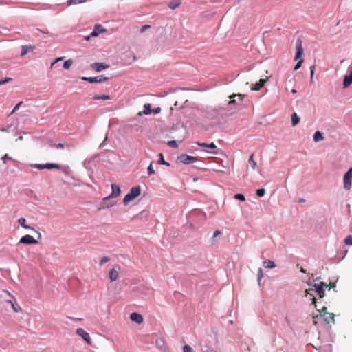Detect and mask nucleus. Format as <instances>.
I'll use <instances>...</instances> for the list:
<instances>
[{"label": "nucleus", "mask_w": 352, "mask_h": 352, "mask_svg": "<svg viewBox=\"0 0 352 352\" xmlns=\"http://www.w3.org/2000/svg\"><path fill=\"white\" fill-rule=\"evenodd\" d=\"M258 282H260L261 279L263 276V270L261 268H259L258 270Z\"/></svg>", "instance_id": "nucleus-48"}, {"label": "nucleus", "mask_w": 352, "mask_h": 352, "mask_svg": "<svg viewBox=\"0 0 352 352\" xmlns=\"http://www.w3.org/2000/svg\"><path fill=\"white\" fill-rule=\"evenodd\" d=\"M300 271L302 273H306V270L303 269L302 267H300Z\"/></svg>", "instance_id": "nucleus-57"}, {"label": "nucleus", "mask_w": 352, "mask_h": 352, "mask_svg": "<svg viewBox=\"0 0 352 352\" xmlns=\"http://www.w3.org/2000/svg\"><path fill=\"white\" fill-rule=\"evenodd\" d=\"M130 319L132 321L135 322L137 324H141L144 320L142 316L140 314L135 312L131 314Z\"/></svg>", "instance_id": "nucleus-14"}, {"label": "nucleus", "mask_w": 352, "mask_h": 352, "mask_svg": "<svg viewBox=\"0 0 352 352\" xmlns=\"http://www.w3.org/2000/svg\"><path fill=\"white\" fill-rule=\"evenodd\" d=\"M168 145L171 147V148H176L178 147V144L176 142V141L175 140H171V141H168Z\"/></svg>", "instance_id": "nucleus-36"}, {"label": "nucleus", "mask_w": 352, "mask_h": 352, "mask_svg": "<svg viewBox=\"0 0 352 352\" xmlns=\"http://www.w3.org/2000/svg\"><path fill=\"white\" fill-rule=\"evenodd\" d=\"M110 260V258L109 257H107V256H104L102 258V259L100 260V264L101 265H104V263H107Z\"/></svg>", "instance_id": "nucleus-44"}, {"label": "nucleus", "mask_w": 352, "mask_h": 352, "mask_svg": "<svg viewBox=\"0 0 352 352\" xmlns=\"http://www.w3.org/2000/svg\"><path fill=\"white\" fill-rule=\"evenodd\" d=\"M314 291L313 289H309L305 290V296H307L308 294H309L311 296V301L312 304L314 305V306L316 307V298L314 296V294L312 292Z\"/></svg>", "instance_id": "nucleus-24"}, {"label": "nucleus", "mask_w": 352, "mask_h": 352, "mask_svg": "<svg viewBox=\"0 0 352 352\" xmlns=\"http://www.w3.org/2000/svg\"><path fill=\"white\" fill-rule=\"evenodd\" d=\"M292 92L293 94H295V93H296V90L294 89H292Z\"/></svg>", "instance_id": "nucleus-58"}, {"label": "nucleus", "mask_w": 352, "mask_h": 352, "mask_svg": "<svg viewBox=\"0 0 352 352\" xmlns=\"http://www.w3.org/2000/svg\"><path fill=\"white\" fill-rule=\"evenodd\" d=\"M319 311L320 316L323 318V314H327V308L324 306L322 307L321 309L318 310Z\"/></svg>", "instance_id": "nucleus-37"}, {"label": "nucleus", "mask_w": 352, "mask_h": 352, "mask_svg": "<svg viewBox=\"0 0 352 352\" xmlns=\"http://www.w3.org/2000/svg\"><path fill=\"white\" fill-rule=\"evenodd\" d=\"M160 111V107H158V108H157L156 109L154 110L155 113H159Z\"/></svg>", "instance_id": "nucleus-56"}, {"label": "nucleus", "mask_w": 352, "mask_h": 352, "mask_svg": "<svg viewBox=\"0 0 352 352\" xmlns=\"http://www.w3.org/2000/svg\"><path fill=\"white\" fill-rule=\"evenodd\" d=\"M254 154L252 153L250 156V158H249V160H248V163L250 164V166H251L252 169V170H254L256 166V161L254 160Z\"/></svg>", "instance_id": "nucleus-25"}, {"label": "nucleus", "mask_w": 352, "mask_h": 352, "mask_svg": "<svg viewBox=\"0 0 352 352\" xmlns=\"http://www.w3.org/2000/svg\"><path fill=\"white\" fill-rule=\"evenodd\" d=\"M197 144L199 145V146L205 147V148H211V149H216L217 148V146L213 142H212L210 144L197 142Z\"/></svg>", "instance_id": "nucleus-22"}, {"label": "nucleus", "mask_w": 352, "mask_h": 352, "mask_svg": "<svg viewBox=\"0 0 352 352\" xmlns=\"http://www.w3.org/2000/svg\"><path fill=\"white\" fill-rule=\"evenodd\" d=\"M51 146H54L56 148H63L64 144L62 143H59L57 144H53L52 143H50Z\"/></svg>", "instance_id": "nucleus-45"}, {"label": "nucleus", "mask_w": 352, "mask_h": 352, "mask_svg": "<svg viewBox=\"0 0 352 352\" xmlns=\"http://www.w3.org/2000/svg\"><path fill=\"white\" fill-rule=\"evenodd\" d=\"M109 276L111 281H116L118 278L119 272L117 270L113 268L109 271Z\"/></svg>", "instance_id": "nucleus-17"}, {"label": "nucleus", "mask_w": 352, "mask_h": 352, "mask_svg": "<svg viewBox=\"0 0 352 352\" xmlns=\"http://www.w3.org/2000/svg\"><path fill=\"white\" fill-rule=\"evenodd\" d=\"M72 64H73V60L72 59H68L64 62L63 67L65 69H69L71 67V66L72 65Z\"/></svg>", "instance_id": "nucleus-29"}, {"label": "nucleus", "mask_w": 352, "mask_h": 352, "mask_svg": "<svg viewBox=\"0 0 352 352\" xmlns=\"http://www.w3.org/2000/svg\"><path fill=\"white\" fill-rule=\"evenodd\" d=\"M85 1H86L85 0H69L67 1V3H68L69 6H71L72 4L76 5V4H79V3H85Z\"/></svg>", "instance_id": "nucleus-31"}, {"label": "nucleus", "mask_w": 352, "mask_h": 352, "mask_svg": "<svg viewBox=\"0 0 352 352\" xmlns=\"http://www.w3.org/2000/svg\"><path fill=\"white\" fill-rule=\"evenodd\" d=\"M307 285H311V283L309 282H307Z\"/></svg>", "instance_id": "nucleus-60"}, {"label": "nucleus", "mask_w": 352, "mask_h": 352, "mask_svg": "<svg viewBox=\"0 0 352 352\" xmlns=\"http://www.w3.org/2000/svg\"><path fill=\"white\" fill-rule=\"evenodd\" d=\"M352 84V66L349 67V74L344 77L343 87L346 88Z\"/></svg>", "instance_id": "nucleus-12"}, {"label": "nucleus", "mask_w": 352, "mask_h": 352, "mask_svg": "<svg viewBox=\"0 0 352 352\" xmlns=\"http://www.w3.org/2000/svg\"><path fill=\"white\" fill-rule=\"evenodd\" d=\"M180 3L178 2V3H175L174 1L173 2H170V4H169V7L171 8V9H175L177 7H178L179 6Z\"/></svg>", "instance_id": "nucleus-43"}, {"label": "nucleus", "mask_w": 352, "mask_h": 352, "mask_svg": "<svg viewBox=\"0 0 352 352\" xmlns=\"http://www.w3.org/2000/svg\"><path fill=\"white\" fill-rule=\"evenodd\" d=\"M234 199L240 200L241 201H245V196L243 194H241V193L236 194L234 195Z\"/></svg>", "instance_id": "nucleus-35"}, {"label": "nucleus", "mask_w": 352, "mask_h": 352, "mask_svg": "<svg viewBox=\"0 0 352 352\" xmlns=\"http://www.w3.org/2000/svg\"><path fill=\"white\" fill-rule=\"evenodd\" d=\"M141 193L140 186H135L131 188L130 192L124 197L123 199L124 205L126 206L130 201L137 198Z\"/></svg>", "instance_id": "nucleus-2"}, {"label": "nucleus", "mask_w": 352, "mask_h": 352, "mask_svg": "<svg viewBox=\"0 0 352 352\" xmlns=\"http://www.w3.org/2000/svg\"><path fill=\"white\" fill-rule=\"evenodd\" d=\"M207 152H208V153H212V154H214V155L217 154V151H207Z\"/></svg>", "instance_id": "nucleus-55"}, {"label": "nucleus", "mask_w": 352, "mask_h": 352, "mask_svg": "<svg viewBox=\"0 0 352 352\" xmlns=\"http://www.w3.org/2000/svg\"><path fill=\"white\" fill-rule=\"evenodd\" d=\"M183 352H192V349L189 345H184L183 347Z\"/></svg>", "instance_id": "nucleus-42"}, {"label": "nucleus", "mask_w": 352, "mask_h": 352, "mask_svg": "<svg viewBox=\"0 0 352 352\" xmlns=\"http://www.w3.org/2000/svg\"><path fill=\"white\" fill-rule=\"evenodd\" d=\"M76 333L80 336L89 345L92 344V341L89 333L86 332L82 328H78Z\"/></svg>", "instance_id": "nucleus-9"}, {"label": "nucleus", "mask_w": 352, "mask_h": 352, "mask_svg": "<svg viewBox=\"0 0 352 352\" xmlns=\"http://www.w3.org/2000/svg\"><path fill=\"white\" fill-rule=\"evenodd\" d=\"M8 159H10V157L8 156V154H6L5 156H3L2 157V160L3 161L4 163H6V160H8Z\"/></svg>", "instance_id": "nucleus-52"}, {"label": "nucleus", "mask_w": 352, "mask_h": 352, "mask_svg": "<svg viewBox=\"0 0 352 352\" xmlns=\"http://www.w3.org/2000/svg\"><path fill=\"white\" fill-rule=\"evenodd\" d=\"M256 193L258 197H263L265 194V188H259L256 190Z\"/></svg>", "instance_id": "nucleus-34"}, {"label": "nucleus", "mask_w": 352, "mask_h": 352, "mask_svg": "<svg viewBox=\"0 0 352 352\" xmlns=\"http://www.w3.org/2000/svg\"><path fill=\"white\" fill-rule=\"evenodd\" d=\"M314 72H315V65H312V66L310 67V74H311L310 82H313V78H314Z\"/></svg>", "instance_id": "nucleus-39"}, {"label": "nucleus", "mask_w": 352, "mask_h": 352, "mask_svg": "<svg viewBox=\"0 0 352 352\" xmlns=\"http://www.w3.org/2000/svg\"><path fill=\"white\" fill-rule=\"evenodd\" d=\"M18 222L25 229L34 230L33 228L30 227V226L26 225V223H25L26 219L23 217L19 219Z\"/></svg>", "instance_id": "nucleus-23"}, {"label": "nucleus", "mask_w": 352, "mask_h": 352, "mask_svg": "<svg viewBox=\"0 0 352 352\" xmlns=\"http://www.w3.org/2000/svg\"><path fill=\"white\" fill-rule=\"evenodd\" d=\"M12 80V78H6L5 79L3 80H0V85H4L7 82H9L10 81Z\"/></svg>", "instance_id": "nucleus-46"}, {"label": "nucleus", "mask_w": 352, "mask_h": 352, "mask_svg": "<svg viewBox=\"0 0 352 352\" xmlns=\"http://www.w3.org/2000/svg\"><path fill=\"white\" fill-rule=\"evenodd\" d=\"M151 113V104L147 103L144 105V111H140L138 115V116H142L144 115H149Z\"/></svg>", "instance_id": "nucleus-19"}, {"label": "nucleus", "mask_w": 352, "mask_h": 352, "mask_svg": "<svg viewBox=\"0 0 352 352\" xmlns=\"http://www.w3.org/2000/svg\"><path fill=\"white\" fill-rule=\"evenodd\" d=\"M111 193L110 195L104 197L103 199V201H106L107 200H109L111 198H116L118 197L120 195V188L119 185L116 184H111Z\"/></svg>", "instance_id": "nucleus-5"}, {"label": "nucleus", "mask_w": 352, "mask_h": 352, "mask_svg": "<svg viewBox=\"0 0 352 352\" xmlns=\"http://www.w3.org/2000/svg\"><path fill=\"white\" fill-rule=\"evenodd\" d=\"M23 104V102L21 101L19 102L14 107V109H12L10 115H12L13 113H14L19 109V107H21V105Z\"/></svg>", "instance_id": "nucleus-41"}, {"label": "nucleus", "mask_w": 352, "mask_h": 352, "mask_svg": "<svg viewBox=\"0 0 352 352\" xmlns=\"http://www.w3.org/2000/svg\"><path fill=\"white\" fill-rule=\"evenodd\" d=\"M109 79L108 77H105L102 75L98 76L96 77H82V80L85 81H88L90 83H96V82H102L107 80Z\"/></svg>", "instance_id": "nucleus-6"}, {"label": "nucleus", "mask_w": 352, "mask_h": 352, "mask_svg": "<svg viewBox=\"0 0 352 352\" xmlns=\"http://www.w3.org/2000/svg\"><path fill=\"white\" fill-rule=\"evenodd\" d=\"M21 243L23 244H36L38 243V241L34 239L31 235L26 234L22 236L19 241Z\"/></svg>", "instance_id": "nucleus-11"}, {"label": "nucleus", "mask_w": 352, "mask_h": 352, "mask_svg": "<svg viewBox=\"0 0 352 352\" xmlns=\"http://www.w3.org/2000/svg\"><path fill=\"white\" fill-rule=\"evenodd\" d=\"M177 160L182 164H190L198 161V159L196 157L190 156L186 154H182L179 155Z\"/></svg>", "instance_id": "nucleus-3"}, {"label": "nucleus", "mask_w": 352, "mask_h": 352, "mask_svg": "<svg viewBox=\"0 0 352 352\" xmlns=\"http://www.w3.org/2000/svg\"><path fill=\"white\" fill-rule=\"evenodd\" d=\"M63 57H58L56 59H55V60L52 63V67L54 65V64H55L57 62H59L60 60H63Z\"/></svg>", "instance_id": "nucleus-50"}, {"label": "nucleus", "mask_w": 352, "mask_h": 352, "mask_svg": "<svg viewBox=\"0 0 352 352\" xmlns=\"http://www.w3.org/2000/svg\"><path fill=\"white\" fill-rule=\"evenodd\" d=\"M344 243L348 245H352V235H349L345 239H344Z\"/></svg>", "instance_id": "nucleus-38"}, {"label": "nucleus", "mask_w": 352, "mask_h": 352, "mask_svg": "<svg viewBox=\"0 0 352 352\" xmlns=\"http://www.w3.org/2000/svg\"><path fill=\"white\" fill-rule=\"evenodd\" d=\"M317 318H318V316L313 317V322H314V325H317V321H316Z\"/></svg>", "instance_id": "nucleus-54"}, {"label": "nucleus", "mask_w": 352, "mask_h": 352, "mask_svg": "<svg viewBox=\"0 0 352 352\" xmlns=\"http://www.w3.org/2000/svg\"><path fill=\"white\" fill-rule=\"evenodd\" d=\"M151 28V25H143L141 29H140V32L142 33L144 32H145L146 30Z\"/></svg>", "instance_id": "nucleus-49"}, {"label": "nucleus", "mask_w": 352, "mask_h": 352, "mask_svg": "<svg viewBox=\"0 0 352 352\" xmlns=\"http://www.w3.org/2000/svg\"><path fill=\"white\" fill-rule=\"evenodd\" d=\"M236 96L239 97V99L240 100H243L244 99V98H245V95L244 94H233L230 95L229 96V98H235Z\"/></svg>", "instance_id": "nucleus-33"}, {"label": "nucleus", "mask_w": 352, "mask_h": 352, "mask_svg": "<svg viewBox=\"0 0 352 352\" xmlns=\"http://www.w3.org/2000/svg\"><path fill=\"white\" fill-rule=\"evenodd\" d=\"M336 283H330L329 284L324 283V287L328 288L329 289L335 287Z\"/></svg>", "instance_id": "nucleus-47"}, {"label": "nucleus", "mask_w": 352, "mask_h": 352, "mask_svg": "<svg viewBox=\"0 0 352 352\" xmlns=\"http://www.w3.org/2000/svg\"><path fill=\"white\" fill-rule=\"evenodd\" d=\"M12 308L13 309L14 311L16 313H18L19 311L21 310V307L18 305H16V300L14 301V302L11 305Z\"/></svg>", "instance_id": "nucleus-32"}, {"label": "nucleus", "mask_w": 352, "mask_h": 352, "mask_svg": "<svg viewBox=\"0 0 352 352\" xmlns=\"http://www.w3.org/2000/svg\"><path fill=\"white\" fill-rule=\"evenodd\" d=\"M147 171L148 175H153L155 173V170L153 168V162H151V164L148 166Z\"/></svg>", "instance_id": "nucleus-40"}, {"label": "nucleus", "mask_w": 352, "mask_h": 352, "mask_svg": "<svg viewBox=\"0 0 352 352\" xmlns=\"http://www.w3.org/2000/svg\"><path fill=\"white\" fill-rule=\"evenodd\" d=\"M263 265L265 268H268V269H272V268H274L276 267L274 262L271 260H269V259L264 261L263 262Z\"/></svg>", "instance_id": "nucleus-20"}, {"label": "nucleus", "mask_w": 352, "mask_h": 352, "mask_svg": "<svg viewBox=\"0 0 352 352\" xmlns=\"http://www.w3.org/2000/svg\"><path fill=\"white\" fill-rule=\"evenodd\" d=\"M111 98L109 95H102V96H94V100H109Z\"/></svg>", "instance_id": "nucleus-28"}, {"label": "nucleus", "mask_w": 352, "mask_h": 352, "mask_svg": "<svg viewBox=\"0 0 352 352\" xmlns=\"http://www.w3.org/2000/svg\"><path fill=\"white\" fill-rule=\"evenodd\" d=\"M107 30L100 24H97L94 26V30L92 31L90 36H87L85 38L87 41H89L90 37H96L99 35V34L106 32Z\"/></svg>", "instance_id": "nucleus-8"}, {"label": "nucleus", "mask_w": 352, "mask_h": 352, "mask_svg": "<svg viewBox=\"0 0 352 352\" xmlns=\"http://www.w3.org/2000/svg\"><path fill=\"white\" fill-rule=\"evenodd\" d=\"M236 104V100L234 98H230V100L228 102V105H232Z\"/></svg>", "instance_id": "nucleus-51"}, {"label": "nucleus", "mask_w": 352, "mask_h": 352, "mask_svg": "<svg viewBox=\"0 0 352 352\" xmlns=\"http://www.w3.org/2000/svg\"><path fill=\"white\" fill-rule=\"evenodd\" d=\"M268 80V78H261L259 80V82L253 85L251 87L252 91H258L260 90L263 87H264L266 82Z\"/></svg>", "instance_id": "nucleus-13"}, {"label": "nucleus", "mask_w": 352, "mask_h": 352, "mask_svg": "<svg viewBox=\"0 0 352 352\" xmlns=\"http://www.w3.org/2000/svg\"><path fill=\"white\" fill-rule=\"evenodd\" d=\"M159 156H160V159L158 160V164L170 166V164L164 160V156L162 153H160Z\"/></svg>", "instance_id": "nucleus-30"}, {"label": "nucleus", "mask_w": 352, "mask_h": 352, "mask_svg": "<svg viewBox=\"0 0 352 352\" xmlns=\"http://www.w3.org/2000/svg\"><path fill=\"white\" fill-rule=\"evenodd\" d=\"M313 287L315 288V292L318 294L320 298H323L324 296V283L320 282V283H315L313 285Z\"/></svg>", "instance_id": "nucleus-10"}, {"label": "nucleus", "mask_w": 352, "mask_h": 352, "mask_svg": "<svg viewBox=\"0 0 352 352\" xmlns=\"http://www.w3.org/2000/svg\"><path fill=\"white\" fill-rule=\"evenodd\" d=\"M323 319L327 324H329L331 322L335 323L334 314L333 313L328 312L323 314Z\"/></svg>", "instance_id": "nucleus-18"}, {"label": "nucleus", "mask_w": 352, "mask_h": 352, "mask_svg": "<svg viewBox=\"0 0 352 352\" xmlns=\"http://www.w3.org/2000/svg\"><path fill=\"white\" fill-rule=\"evenodd\" d=\"M221 234V232L220 231L216 230L214 232L213 237H217V236L220 235Z\"/></svg>", "instance_id": "nucleus-53"}, {"label": "nucleus", "mask_w": 352, "mask_h": 352, "mask_svg": "<svg viewBox=\"0 0 352 352\" xmlns=\"http://www.w3.org/2000/svg\"><path fill=\"white\" fill-rule=\"evenodd\" d=\"M113 206V204H111V205H107V208H109V207H111V206Z\"/></svg>", "instance_id": "nucleus-59"}, {"label": "nucleus", "mask_w": 352, "mask_h": 352, "mask_svg": "<svg viewBox=\"0 0 352 352\" xmlns=\"http://www.w3.org/2000/svg\"><path fill=\"white\" fill-rule=\"evenodd\" d=\"M3 292L9 296L8 299H6V302L10 303L12 305L14 301H16V298L10 292L7 290H3Z\"/></svg>", "instance_id": "nucleus-21"}, {"label": "nucleus", "mask_w": 352, "mask_h": 352, "mask_svg": "<svg viewBox=\"0 0 352 352\" xmlns=\"http://www.w3.org/2000/svg\"><path fill=\"white\" fill-rule=\"evenodd\" d=\"M299 122H300L299 116L297 115V113H294L292 115V125L294 126L297 125L299 123Z\"/></svg>", "instance_id": "nucleus-26"}, {"label": "nucleus", "mask_w": 352, "mask_h": 352, "mask_svg": "<svg viewBox=\"0 0 352 352\" xmlns=\"http://www.w3.org/2000/svg\"><path fill=\"white\" fill-rule=\"evenodd\" d=\"M344 188L346 190H349L351 187V181H352V167L348 170V171L344 174Z\"/></svg>", "instance_id": "nucleus-4"}, {"label": "nucleus", "mask_w": 352, "mask_h": 352, "mask_svg": "<svg viewBox=\"0 0 352 352\" xmlns=\"http://www.w3.org/2000/svg\"><path fill=\"white\" fill-rule=\"evenodd\" d=\"M91 67L96 72H100L108 67V65L102 63H94L91 65Z\"/></svg>", "instance_id": "nucleus-15"}, {"label": "nucleus", "mask_w": 352, "mask_h": 352, "mask_svg": "<svg viewBox=\"0 0 352 352\" xmlns=\"http://www.w3.org/2000/svg\"><path fill=\"white\" fill-rule=\"evenodd\" d=\"M34 48L35 47L31 45H23L21 47L22 50H21V56H24L28 53L32 52L34 50Z\"/></svg>", "instance_id": "nucleus-16"}, {"label": "nucleus", "mask_w": 352, "mask_h": 352, "mask_svg": "<svg viewBox=\"0 0 352 352\" xmlns=\"http://www.w3.org/2000/svg\"><path fill=\"white\" fill-rule=\"evenodd\" d=\"M32 166L34 168H38L39 170L52 169V168L60 169L61 168L60 165H59L58 164H52V163H48V164H36L32 165Z\"/></svg>", "instance_id": "nucleus-7"}, {"label": "nucleus", "mask_w": 352, "mask_h": 352, "mask_svg": "<svg viewBox=\"0 0 352 352\" xmlns=\"http://www.w3.org/2000/svg\"><path fill=\"white\" fill-rule=\"evenodd\" d=\"M296 52L295 55L294 60H299L298 62L296 64L294 67V70H298L300 67L302 63H303V59L301 58L303 54V48H302V41L301 39L298 38L296 43Z\"/></svg>", "instance_id": "nucleus-1"}, {"label": "nucleus", "mask_w": 352, "mask_h": 352, "mask_svg": "<svg viewBox=\"0 0 352 352\" xmlns=\"http://www.w3.org/2000/svg\"><path fill=\"white\" fill-rule=\"evenodd\" d=\"M324 139V137L322 136V133L320 131H316L314 135V140L315 142H319L320 140H322Z\"/></svg>", "instance_id": "nucleus-27"}]
</instances>
